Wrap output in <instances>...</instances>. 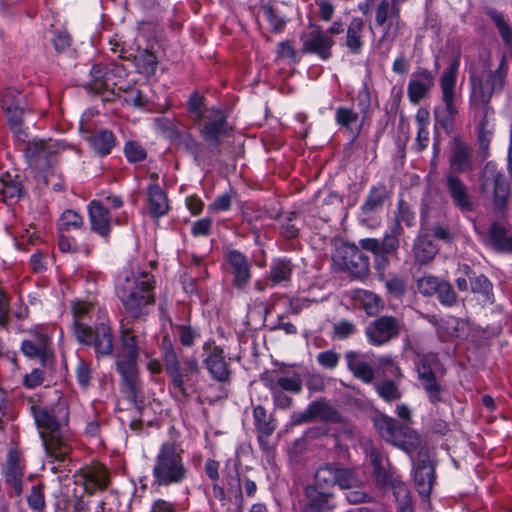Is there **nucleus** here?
<instances>
[{"label":"nucleus","instance_id":"1","mask_svg":"<svg viewBox=\"0 0 512 512\" xmlns=\"http://www.w3.org/2000/svg\"><path fill=\"white\" fill-rule=\"evenodd\" d=\"M357 479L352 471L344 470L341 464L325 463L314 474V483L304 488L305 503L302 512H325L334 509V494L329 490L334 486L350 488Z\"/></svg>","mask_w":512,"mask_h":512},{"label":"nucleus","instance_id":"2","mask_svg":"<svg viewBox=\"0 0 512 512\" xmlns=\"http://www.w3.org/2000/svg\"><path fill=\"white\" fill-rule=\"evenodd\" d=\"M30 410L46 455L55 461L64 462L72 451L69 437L64 432L69 420L68 408L60 406L56 413L45 406L32 405Z\"/></svg>","mask_w":512,"mask_h":512},{"label":"nucleus","instance_id":"3","mask_svg":"<svg viewBox=\"0 0 512 512\" xmlns=\"http://www.w3.org/2000/svg\"><path fill=\"white\" fill-rule=\"evenodd\" d=\"M187 111L194 122L204 120L199 129L200 137L212 154L220 155L223 139L231 137L234 131L227 110L220 107L206 110L204 96L193 91L187 101Z\"/></svg>","mask_w":512,"mask_h":512},{"label":"nucleus","instance_id":"4","mask_svg":"<svg viewBox=\"0 0 512 512\" xmlns=\"http://www.w3.org/2000/svg\"><path fill=\"white\" fill-rule=\"evenodd\" d=\"M132 322L122 319L119 337L120 348L114 353L116 370L123 380V392L129 401L136 404L140 393L137 375V362L144 342V333L141 335L133 327Z\"/></svg>","mask_w":512,"mask_h":512},{"label":"nucleus","instance_id":"5","mask_svg":"<svg viewBox=\"0 0 512 512\" xmlns=\"http://www.w3.org/2000/svg\"><path fill=\"white\" fill-rule=\"evenodd\" d=\"M153 276L141 273L126 275L116 286V294L123 305L126 320L132 323L145 321L150 307L155 304Z\"/></svg>","mask_w":512,"mask_h":512},{"label":"nucleus","instance_id":"6","mask_svg":"<svg viewBox=\"0 0 512 512\" xmlns=\"http://www.w3.org/2000/svg\"><path fill=\"white\" fill-rule=\"evenodd\" d=\"M163 363L169 377V390L178 403H187L196 391L201 367L195 356L178 357L172 344L164 347Z\"/></svg>","mask_w":512,"mask_h":512},{"label":"nucleus","instance_id":"7","mask_svg":"<svg viewBox=\"0 0 512 512\" xmlns=\"http://www.w3.org/2000/svg\"><path fill=\"white\" fill-rule=\"evenodd\" d=\"M189 476L185 451L176 441H165L158 447L151 469L152 487L168 488L183 484Z\"/></svg>","mask_w":512,"mask_h":512},{"label":"nucleus","instance_id":"8","mask_svg":"<svg viewBox=\"0 0 512 512\" xmlns=\"http://www.w3.org/2000/svg\"><path fill=\"white\" fill-rule=\"evenodd\" d=\"M127 77V70L121 64L96 63L90 70V79L85 88L103 96L105 101H114L119 93L120 82Z\"/></svg>","mask_w":512,"mask_h":512},{"label":"nucleus","instance_id":"9","mask_svg":"<svg viewBox=\"0 0 512 512\" xmlns=\"http://www.w3.org/2000/svg\"><path fill=\"white\" fill-rule=\"evenodd\" d=\"M460 61L455 58L450 66L443 72L440 79V88L442 92V101L444 107H438L434 110L436 123L446 132H452L454 128L455 117L458 113L455 105V86Z\"/></svg>","mask_w":512,"mask_h":512},{"label":"nucleus","instance_id":"10","mask_svg":"<svg viewBox=\"0 0 512 512\" xmlns=\"http://www.w3.org/2000/svg\"><path fill=\"white\" fill-rule=\"evenodd\" d=\"M416 369L420 384L430 403L436 406L443 402L444 385L441 378L445 370L437 354L427 353L420 356Z\"/></svg>","mask_w":512,"mask_h":512},{"label":"nucleus","instance_id":"11","mask_svg":"<svg viewBox=\"0 0 512 512\" xmlns=\"http://www.w3.org/2000/svg\"><path fill=\"white\" fill-rule=\"evenodd\" d=\"M76 340L94 350L97 360L114 356L115 335L109 321L97 323L94 327H82Z\"/></svg>","mask_w":512,"mask_h":512},{"label":"nucleus","instance_id":"12","mask_svg":"<svg viewBox=\"0 0 512 512\" xmlns=\"http://www.w3.org/2000/svg\"><path fill=\"white\" fill-rule=\"evenodd\" d=\"M375 22L384 28L378 44H386L387 51H389L405 26L401 19L398 0H382L375 11Z\"/></svg>","mask_w":512,"mask_h":512},{"label":"nucleus","instance_id":"13","mask_svg":"<svg viewBox=\"0 0 512 512\" xmlns=\"http://www.w3.org/2000/svg\"><path fill=\"white\" fill-rule=\"evenodd\" d=\"M405 329L402 319L392 315H382L369 322L365 336L372 346H383L397 339Z\"/></svg>","mask_w":512,"mask_h":512},{"label":"nucleus","instance_id":"14","mask_svg":"<svg viewBox=\"0 0 512 512\" xmlns=\"http://www.w3.org/2000/svg\"><path fill=\"white\" fill-rule=\"evenodd\" d=\"M319 420L328 424H344L345 418L326 398H319L308 404L302 412L293 413L291 423L301 425Z\"/></svg>","mask_w":512,"mask_h":512},{"label":"nucleus","instance_id":"15","mask_svg":"<svg viewBox=\"0 0 512 512\" xmlns=\"http://www.w3.org/2000/svg\"><path fill=\"white\" fill-rule=\"evenodd\" d=\"M482 187H493L492 201L494 209L501 215L507 214L510 197V185L504 173L496 165L488 162L483 171Z\"/></svg>","mask_w":512,"mask_h":512},{"label":"nucleus","instance_id":"16","mask_svg":"<svg viewBox=\"0 0 512 512\" xmlns=\"http://www.w3.org/2000/svg\"><path fill=\"white\" fill-rule=\"evenodd\" d=\"M443 187L452 205L462 214L472 213L475 210V199L468 185L453 171L443 175Z\"/></svg>","mask_w":512,"mask_h":512},{"label":"nucleus","instance_id":"17","mask_svg":"<svg viewBox=\"0 0 512 512\" xmlns=\"http://www.w3.org/2000/svg\"><path fill=\"white\" fill-rule=\"evenodd\" d=\"M475 121L478 154L484 160L490 155V143L494 134V108L492 106H469Z\"/></svg>","mask_w":512,"mask_h":512},{"label":"nucleus","instance_id":"18","mask_svg":"<svg viewBox=\"0 0 512 512\" xmlns=\"http://www.w3.org/2000/svg\"><path fill=\"white\" fill-rule=\"evenodd\" d=\"M310 28L309 32L302 33L300 36L301 52L317 55L322 61L329 60L332 57L334 39L319 25L310 24Z\"/></svg>","mask_w":512,"mask_h":512},{"label":"nucleus","instance_id":"19","mask_svg":"<svg viewBox=\"0 0 512 512\" xmlns=\"http://www.w3.org/2000/svg\"><path fill=\"white\" fill-rule=\"evenodd\" d=\"M202 348L207 352L203 364L211 379L222 384L230 383L232 371L226 361L223 348L215 345L213 340L206 341Z\"/></svg>","mask_w":512,"mask_h":512},{"label":"nucleus","instance_id":"20","mask_svg":"<svg viewBox=\"0 0 512 512\" xmlns=\"http://www.w3.org/2000/svg\"><path fill=\"white\" fill-rule=\"evenodd\" d=\"M29 339L21 343V351L30 359H39L43 366L53 361L52 341L50 336L39 328L29 330Z\"/></svg>","mask_w":512,"mask_h":512},{"label":"nucleus","instance_id":"21","mask_svg":"<svg viewBox=\"0 0 512 512\" xmlns=\"http://www.w3.org/2000/svg\"><path fill=\"white\" fill-rule=\"evenodd\" d=\"M253 425L257 433V441L261 450L271 455L275 446L271 443L270 438L277 428V420L273 414H268L263 405H256L253 408Z\"/></svg>","mask_w":512,"mask_h":512},{"label":"nucleus","instance_id":"22","mask_svg":"<svg viewBox=\"0 0 512 512\" xmlns=\"http://www.w3.org/2000/svg\"><path fill=\"white\" fill-rule=\"evenodd\" d=\"M25 468V460L21 452L17 448L11 447L2 467V474L5 483L13 488L16 496H20L23 493Z\"/></svg>","mask_w":512,"mask_h":512},{"label":"nucleus","instance_id":"23","mask_svg":"<svg viewBox=\"0 0 512 512\" xmlns=\"http://www.w3.org/2000/svg\"><path fill=\"white\" fill-rule=\"evenodd\" d=\"M74 477L75 483L82 486L89 495L104 491L110 485V477L104 466L85 467Z\"/></svg>","mask_w":512,"mask_h":512},{"label":"nucleus","instance_id":"24","mask_svg":"<svg viewBox=\"0 0 512 512\" xmlns=\"http://www.w3.org/2000/svg\"><path fill=\"white\" fill-rule=\"evenodd\" d=\"M435 85V77L427 68L418 67L410 76L407 87L409 101L416 105L427 98Z\"/></svg>","mask_w":512,"mask_h":512},{"label":"nucleus","instance_id":"25","mask_svg":"<svg viewBox=\"0 0 512 512\" xmlns=\"http://www.w3.org/2000/svg\"><path fill=\"white\" fill-rule=\"evenodd\" d=\"M343 269L355 279H364L370 271L369 257L356 245H347L342 255Z\"/></svg>","mask_w":512,"mask_h":512},{"label":"nucleus","instance_id":"26","mask_svg":"<svg viewBox=\"0 0 512 512\" xmlns=\"http://www.w3.org/2000/svg\"><path fill=\"white\" fill-rule=\"evenodd\" d=\"M449 170L459 175L472 170V148L460 136H454L451 141L449 155Z\"/></svg>","mask_w":512,"mask_h":512},{"label":"nucleus","instance_id":"27","mask_svg":"<svg viewBox=\"0 0 512 512\" xmlns=\"http://www.w3.org/2000/svg\"><path fill=\"white\" fill-rule=\"evenodd\" d=\"M88 215L91 230L108 239L111 234V215L108 207L100 200H92L88 204Z\"/></svg>","mask_w":512,"mask_h":512},{"label":"nucleus","instance_id":"28","mask_svg":"<svg viewBox=\"0 0 512 512\" xmlns=\"http://www.w3.org/2000/svg\"><path fill=\"white\" fill-rule=\"evenodd\" d=\"M261 381L266 388L269 389V385H271L280 392L299 394L302 391V379L296 372L291 375L265 372L261 375Z\"/></svg>","mask_w":512,"mask_h":512},{"label":"nucleus","instance_id":"29","mask_svg":"<svg viewBox=\"0 0 512 512\" xmlns=\"http://www.w3.org/2000/svg\"><path fill=\"white\" fill-rule=\"evenodd\" d=\"M392 197V191L383 182L373 185L363 204L361 205V212L368 217L372 216L377 211L381 210L386 201Z\"/></svg>","mask_w":512,"mask_h":512},{"label":"nucleus","instance_id":"30","mask_svg":"<svg viewBox=\"0 0 512 512\" xmlns=\"http://www.w3.org/2000/svg\"><path fill=\"white\" fill-rule=\"evenodd\" d=\"M508 69L509 65L507 57L505 54H502L499 64L495 70H492L488 65L487 69L482 70L477 75L494 94H499L502 92L506 84Z\"/></svg>","mask_w":512,"mask_h":512},{"label":"nucleus","instance_id":"31","mask_svg":"<svg viewBox=\"0 0 512 512\" xmlns=\"http://www.w3.org/2000/svg\"><path fill=\"white\" fill-rule=\"evenodd\" d=\"M226 258L234 275L233 285L238 289H243L251 278L250 265L246 256L238 250H230Z\"/></svg>","mask_w":512,"mask_h":512},{"label":"nucleus","instance_id":"32","mask_svg":"<svg viewBox=\"0 0 512 512\" xmlns=\"http://www.w3.org/2000/svg\"><path fill=\"white\" fill-rule=\"evenodd\" d=\"M344 357L347 362L348 370L355 378L367 384L374 380V369L364 360L363 355L360 352L350 350L345 352Z\"/></svg>","mask_w":512,"mask_h":512},{"label":"nucleus","instance_id":"33","mask_svg":"<svg viewBox=\"0 0 512 512\" xmlns=\"http://www.w3.org/2000/svg\"><path fill=\"white\" fill-rule=\"evenodd\" d=\"M365 22L361 17H353L349 22L343 45L353 55H358L364 47Z\"/></svg>","mask_w":512,"mask_h":512},{"label":"nucleus","instance_id":"34","mask_svg":"<svg viewBox=\"0 0 512 512\" xmlns=\"http://www.w3.org/2000/svg\"><path fill=\"white\" fill-rule=\"evenodd\" d=\"M508 229L500 222L494 221L487 231V243L496 252L512 253V234H507Z\"/></svg>","mask_w":512,"mask_h":512},{"label":"nucleus","instance_id":"35","mask_svg":"<svg viewBox=\"0 0 512 512\" xmlns=\"http://www.w3.org/2000/svg\"><path fill=\"white\" fill-rule=\"evenodd\" d=\"M412 252L416 263L426 265L435 258L438 247L427 233H420L414 240Z\"/></svg>","mask_w":512,"mask_h":512},{"label":"nucleus","instance_id":"36","mask_svg":"<svg viewBox=\"0 0 512 512\" xmlns=\"http://www.w3.org/2000/svg\"><path fill=\"white\" fill-rule=\"evenodd\" d=\"M434 481V467L425 461L418 463L414 470V484L422 497L428 498L430 496Z\"/></svg>","mask_w":512,"mask_h":512},{"label":"nucleus","instance_id":"37","mask_svg":"<svg viewBox=\"0 0 512 512\" xmlns=\"http://www.w3.org/2000/svg\"><path fill=\"white\" fill-rule=\"evenodd\" d=\"M87 140L93 151L100 157L110 154L117 143L115 135L108 129L94 131Z\"/></svg>","mask_w":512,"mask_h":512},{"label":"nucleus","instance_id":"38","mask_svg":"<svg viewBox=\"0 0 512 512\" xmlns=\"http://www.w3.org/2000/svg\"><path fill=\"white\" fill-rule=\"evenodd\" d=\"M404 234L402 225L393 223L389 232L384 234L383 239L380 241L381 246V262L388 264L389 256H396L400 246L399 238Z\"/></svg>","mask_w":512,"mask_h":512},{"label":"nucleus","instance_id":"39","mask_svg":"<svg viewBox=\"0 0 512 512\" xmlns=\"http://www.w3.org/2000/svg\"><path fill=\"white\" fill-rule=\"evenodd\" d=\"M470 87L469 106H491L494 93L477 74L470 76Z\"/></svg>","mask_w":512,"mask_h":512},{"label":"nucleus","instance_id":"40","mask_svg":"<svg viewBox=\"0 0 512 512\" xmlns=\"http://www.w3.org/2000/svg\"><path fill=\"white\" fill-rule=\"evenodd\" d=\"M463 273L470 280L471 291L474 294H480L483 297V301L491 302L493 298V285L490 280L483 274L475 276V273L467 264L463 265Z\"/></svg>","mask_w":512,"mask_h":512},{"label":"nucleus","instance_id":"41","mask_svg":"<svg viewBox=\"0 0 512 512\" xmlns=\"http://www.w3.org/2000/svg\"><path fill=\"white\" fill-rule=\"evenodd\" d=\"M149 211L152 217L159 218L169 210L166 193L158 184H150L147 190Z\"/></svg>","mask_w":512,"mask_h":512},{"label":"nucleus","instance_id":"42","mask_svg":"<svg viewBox=\"0 0 512 512\" xmlns=\"http://www.w3.org/2000/svg\"><path fill=\"white\" fill-rule=\"evenodd\" d=\"M373 424L378 434L385 441L392 443L395 437L401 432L403 427L396 419L384 414H379L373 418Z\"/></svg>","mask_w":512,"mask_h":512},{"label":"nucleus","instance_id":"43","mask_svg":"<svg viewBox=\"0 0 512 512\" xmlns=\"http://www.w3.org/2000/svg\"><path fill=\"white\" fill-rule=\"evenodd\" d=\"M483 12L495 25L503 43L506 46H512V27L505 20L504 14L491 6H485Z\"/></svg>","mask_w":512,"mask_h":512},{"label":"nucleus","instance_id":"44","mask_svg":"<svg viewBox=\"0 0 512 512\" xmlns=\"http://www.w3.org/2000/svg\"><path fill=\"white\" fill-rule=\"evenodd\" d=\"M93 303L90 301L78 300L72 304L73 334L78 335L82 327H90L88 320L91 319Z\"/></svg>","mask_w":512,"mask_h":512},{"label":"nucleus","instance_id":"45","mask_svg":"<svg viewBox=\"0 0 512 512\" xmlns=\"http://www.w3.org/2000/svg\"><path fill=\"white\" fill-rule=\"evenodd\" d=\"M293 269L294 265L288 258H278L273 260L269 271V279L271 283L273 285H277L282 282L290 281Z\"/></svg>","mask_w":512,"mask_h":512},{"label":"nucleus","instance_id":"46","mask_svg":"<svg viewBox=\"0 0 512 512\" xmlns=\"http://www.w3.org/2000/svg\"><path fill=\"white\" fill-rule=\"evenodd\" d=\"M360 301L363 310L369 317H376L384 309L383 299L376 293L369 290H359L356 296Z\"/></svg>","mask_w":512,"mask_h":512},{"label":"nucleus","instance_id":"47","mask_svg":"<svg viewBox=\"0 0 512 512\" xmlns=\"http://www.w3.org/2000/svg\"><path fill=\"white\" fill-rule=\"evenodd\" d=\"M303 222V218L299 213H287L280 224V235L288 240L297 238Z\"/></svg>","mask_w":512,"mask_h":512},{"label":"nucleus","instance_id":"48","mask_svg":"<svg viewBox=\"0 0 512 512\" xmlns=\"http://www.w3.org/2000/svg\"><path fill=\"white\" fill-rule=\"evenodd\" d=\"M385 460L387 467L384 465L372 471L375 485L383 491L389 490L393 483L400 477L396 474V470L390 465L389 460Z\"/></svg>","mask_w":512,"mask_h":512},{"label":"nucleus","instance_id":"49","mask_svg":"<svg viewBox=\"0 0 512 512\" xmlns=\"http://www.w3.org/2000/svg\"><path fill=\"white\" fill-rule=\"evenodd\" d=\"M398 434L400 435H397L395 440L392 442L395 446L401 448L407 453L414 452L419 447L420 438L414 430L403 425L401 432L399 431Z\"/></svg>","mask_w":512,"mask_h":512},{"label":"nucleus","instance_id":"50","mask_svg":"<svg viewBox=\"0 0 512 512\" xmlns=\"http://www.w3.org/2000/svg\"><path fill=\"white\" fill-rule=\"evenodd\" d=\"M399 506L397 512H413L410 491L399 477L390 487Z\"/></svg>","mask_w":512,"mask_h":512},{"label":"nucleus","instance_id":"51","mask_svg":"<svg viewBox=\"0 0 512 512\" xmlns=\"http://www.w3.org/2000/svg\"><path fill=\"white\" fill-rule=\"evenodd\" d=\"M117 92L119 93V96L116 95L115 99H119L123 104L134 106L136 108H144L147 104V100L142 92L134 87L124 88L119 85Z\"/></svg>","mask_w":512,"mask_h":512},{"label":"nucleus","instance_id":"52","mask_svg":"<svg viewBox=\"0 0 512 512\" xmlns=\"http://www.w3.org/2000/svg\"><path fill=\"white\" fill-rule=\"evenodd\" d=\"M175 139L180 147L193 155L196 162L200 161L201 144L190 133L189 130L176 131Z\"/></svg>","mask_w":512,"mask_h":512},{"label":"nucleus","instance_id":"53","mask_svg":"<svg viewBox=\"0 0 512 512\" xmlns=\"http://www.w3.org/2000/svg\"><path fill=\"white\" fill-rule=\"evenodd\" d=\"M342 468L344 470L352 471L357 479V483L355 486H352L350 488H340L341 490H346V500L350 504H359L363 503L367 500V493L363 490V480L359 475V472L356 468L351 467H345L342 465Z\"/></svg>","mask_w":512,"mask_h":512},{"label":"nucleus","instance_id":"54","mask_svg":"<svg viewBox=\"0 0 512 512\" xmlns=\"http://www.w3.org/2000/svg\"><path fill=\"white\" fill-rule=\"evenodd\" d=\"M51 153V144L43 140L29 142L26 147V156L35 163L42 159L47 160Z\"/></svg>","mask_w":512,"mask_h":512},{"label":"nucleus","instance_id":"55","mask_svg":"<svg viewBox=\"0 0 512 512\" xmlns=\"http://www.w3.org/2000/svg\"><path fill=\"white\" fill-rule=\"evenodd\" d=\"M138 71L144 75L152 76L156 73L158 60L156 55L148 49L143 50L135 58Z\"/></svg>","mask_w":512,"mask_h":512},{"label":"nucleus","instance_id":"56","mask_svg":"<svg viewBox=\"0 0 512 512\" xmlns=\"http://www.w3.org/2000/svg\"><path fill=\"white\" fill-rule=\"evenodd\" d=\"M0 193L5 199H18L22 194V185L18 180V176L15 179L10 174H5L0 178Z\"/></svg>","mask_w":512,"mask_h":512},{"label":"nucleus","instance_id":"57","mask_svg":"<svg viewBox=\"0 0 512 512\" xmlns=\"http://www.w3.org/2000/svg\"><path fill=\"white\" fill-rule=\"evenodd\" d=\"M27 505L31 510H45V485L37 483L33 485L27 495Z\"/></svg>","mask_w":512,"mask_h":512},{"label":"nucleus","instance_id":"58","mask_svg":"<svg viewBox=\"0 0 512 512\" xmlns=\"http://www.w3.org/2000/svg\"><path fill=\"white\" fill-rule=\"evenodd\" d=\"M84 225L83 217L74 210H65L58 222L60 232H66L70 229H80Z\"/></svg>","mask_w":512,"mask_h":512},{"label":"nucleus","instance_id":"59","mask_svg":"<svg viewBox=\"0 0 512 512\" xmlns=\"http://www.w3.org/2000/svg\"><path fill=\"white\" fill-rule=\"evenodd\" d=\"M436 295L439 302L445 307H452L457 303V294L451 283L446 280L441 279Z\"/></svg>","mask_w":512,"mask_h":512},{"label":"nucleus","instance_id":"60","mask_svg":"<svg viewBox=\"0 0 512 512\" xmlns=\"http://www.w3.org/2000/svg\"><path fill=\"white\" fill-rule=\"evenodd\" d=\"M124 155L129 163H137L147 158V151L137 141H127L124 145Z\"/></svg>","mask_w":512,"mask_h":512},{"label":"nucleus","instance_id":"61","mask_svg":"<svg viewBox=\"0 0 512 512\" xmlns=\"http://www.w3.org/2000/svg\"><path fill=\"white\" fill-rule=\"evenodd\" d=\"M262 9L266 20L270 24L271 31L273 33L282 32L286 26V20L277 13L273 5L265 4Z\"/></svg>","mask_w":512,"mask_h":512},{"label":"nucleus","instance_id":"62","mask_svg":"<svg viewBox=\"0 0 512 512\" xmlns=\"http://www.w3.org/2000/svg\"><path fill=\"white\" fill-rule=\"evenodd\" d=\"M415 212L412 210L411 206L400 199L397 204V213L395 216V222L401 225L404 223L407 227H412L415 225Z\"/></svg>","mask_w":512,"mask_h":512},{"label":"nucleus","instance_id":"63","mask_svg":"<svg viewBox=\"0 0 512 512\" xmlns=\"http://www.w3.org/2000/svg\"><path fill=\"white\" fill-rule=\"evenodd\" d=\"M359 114L352 108L338 107L335 112L336 123L346 129L351 130L352 125L357 123Z\"/></svg>","mask_w":512,"mask_h":512},{"label":"nucleus","instance_id":"64","mask_svg":"<svg viewBox=\"0 0 512 512\" xmlns=\"http://www.w3.org/2000/svg\"><path fill=\"white\" fill-rule=\"evenodd\" d=\"M385 288L389 295L401 299L407 291V282L403 277L393 275L385 281Z\"/></svg>","mask_w":512,"mask_h":512}]
</instances>
